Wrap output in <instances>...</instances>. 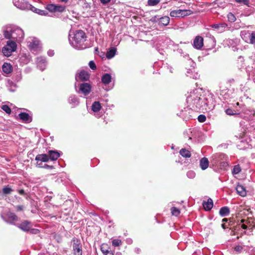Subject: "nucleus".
I'll list each match as a JSON object with an SVG mask.
<instances>
[{
    "label": "nucleus",
    "mask_w": 255,
    "mask_h": 255,
    "mask_svg": "<svg viewBox=\"0 0 255 255\" xmlns=\"http://www.w3.org/2000/svg\"><path fill=\"white\" fill-rule=\"evenodd\" d=\"M86 38L85 33L81 30H77L73 34L70 33L69 36L70 44L78 49H83L86 47L84 44Z\"/></svg>",
    "instance_id": "1"
},
{
    "label": "nucleus",
    "mask_w": 255,
    "mask_h": 255,
    "mask_svg": "<svg viewBox=\"0 0 255 255\" xmlns=\"http://www.w3.org/2000/svg\"><path fill=\"white\" fill-rule=\"evenodd\" d=\"M23 30L17 26L10 25L7 26L3 31V35L6 39H13L20 42L24 37Z\"/></svg>",
    "instance_id": "2"
},
{
    "label": "nucleus",
    "mask_w": 255,
    "mask_h": 255,
    "mask_svg": "<svg viewBox=\"0 0 255 255\" xmlns=\"http://www.w3.org/2000/svg\"><path fill=\"white\" fill-rule=\"evenodd\" d=\"M186 100L189 106L196 110H201L203 105L205 104L199 95L196 93H192L188 96Z\"/></svg>",
    "instance_id": "3"
},
{
    "label": "nucleus",
    "mask_w": 255,
    "mask_h": 255,
    "mask_svg": "<svg viewBox=\"0 0 255 255\" xmlns=\"http://www.w3.org/2000/svg\"><path fill=\"white\" fill-rule=\"evenodd\" d=\"M227 158V156L224 153H217L212 156L211 159V165L216 168L218 167L219 163L221 161Z\"/></svg>",
    "instance_id": "4"
},
{
    "label": "nucleus",
    "mask_w": 255,
    "mask_h": 255,
    "mask_svg": "<svg viewBox=\"0 0 255 255\" xmlns=\"http://www.w3.org/2000/svg\"><path fill=\"white\" fill-rule=\"evenodd\" d=\"M1 217L5 222L10 224H13L14 222L18 220V218L15 214L11 212L3 213Z\"/></svg>",
    "instance_id": "5"
},
{
    "label": "nucleus",
    "mask_w": 255,
    "mask_h": 255,
    "mask_svg": "<svg viewBox=\"0 0 255 255\" xmlns=\"http://www.w3.org/2000/svg\"><path fill=\"white\" fill-rule=\"evenodd\" d=\"M13 2L15 6L22 10H29L31 7V4L25 0H13Z\"/></svg>",
    "instance_id": "6"
},
{
    "label": "nucleus",
    "mask_w": 255,
    "mask_h": 255,
    "mask_svg": "<svg viewBox=\"0 0 255 255\" xmlns=\"http://www.w3.org/2000/svg\"><path fill=\"white\" fill-rule=\"evenodd\" d=\"M29 47L32 52L37 54L40 50L39 41L35 38H33L31 41H29Z\"/></svg>",
    "instance_id": "7"
},
{
    "label": "nucleus",
    "mask_w": 255,
    "mask_h": 255,
    "mask_svg": "<svg viewBox=\"0 0 255 255\" xmlns=\"http://www.w3.org/2000/svg\"><path fill=\"white\" fill-rule=\"evenodd\" d=\"M90 77L89 74L87 71L84 70L79 71L75 75V80L76 81H87L89 80Z\"/></svg>",
    "instance_id": "8"
},
{
    "label": "nucleus",
    "mask_w": 255,
    "mask_h": 255,
    "mask_svg": "<svg viewBox=\"0 0 255 255\" xmlns=\"http://www.w3.org/2000/svg\"><path fill=\"white\" fill-rule=\"evenodd\" d=\"M73 252L74 255H82L83 251L80 242L78 240H73Z\"/></svg>",
    "instance_id": "9"
},
{
    "label": "nucleus",
    "mask_w": 255,
    "mask_h": 255,
    "mask_svg": "<svg viewBox=\"0 0 255 255\" xmlns=\"http://www.w3.org/2000/svg\"><path fill=\"white\" fill-rule=\"evenodd\" d=\"M91 85L87 83H84L80 85L79 90L77 91L78 93H82L86 96L91 92Z\"/></svg>",
    "instance_id": "10"
},
{
    "label": "nucleus",
    "mask_w": 255,
    "mask_h": 255,
    "mask_svg": "<svg viewBox=\"0 0 255 255\" xmlns=\"http://www.w3.org/2000/svg\"><path fill=\"white\" fill-rule=\"evenodd\" d=\"M193 45L196 49H200L203 46V38L201 36H196L194 39Z\"/></svg>",
    "instance_id": "11"
},
{
    "label": "nucleus",
    "mask_w": 255,
    "mask_h": 255,
    "mask_svg": "<svg viewBox=\"0 0 255 255\" xmlns=\"http://www.w3.org/2000/svg\"><path fill=\"white\" fill-rule=\"evenodd\" d=\"M36 61L37 67L40 70L43 71L45 69L46 66L45 58L42 57H37Z\"/></svg>",
    "instance_id": "12"
},
{
    "label": "nucleus",
    "mask_w": 255,
    "mask_h": 255,
    "mask_svg": "<svg viewBox=\"0 0 255 255\" xmlns=\"http://www.w3.org/2000/svg\"><path fill=\"white\" fill-rule=\"evenodd\" d=\"M227 24L225 23L215 24L211 25V27L218 32H222L225 31Z\"/></svg>",
    "instance_id": "13"
},
{
    "label": "nucleus",
    "mask_w": 255,
    "mask_h": 255,
    "mask_svg": "<svg viewBox=\"0 0 255 255\" xmlns=\"http://www.w3.org/2000/svg\"><path fill=\"white\" fill-rule=\"evenodd\" d=\"M18 117L20 120L26 123H29L32 121L31 117L27 113H21L18 114Z\"/></svg>",
    "instance_id": "14"
},
{
    "label": "nucleus",
    "mask_w": 255,
    "mask_h": 255,
    "mask_svg": "<svg viewBox=\"0 0 255 255\" xmlns=\"http://www.w3.org/2000/svg\"><path fill=\"white\" fill-rule=\"evenodd\" d=\"M18 227L24 231H28L31 228V224L28 221H25L21 223Z\"/></svg>",
    "instance_id": "15"
},
{
    "label": "nucleus",
    "mask_w": 255,
    "mask_h": 255,
    "mask_svg": "<svg viewBox=\"0 0 255 255\" xmlns=\"http://www.w3.org/2000/svg\"><path fill=\"white\" fill-rule=\"evenodd\" d=\"M2 70L6 74H10L12 71V65L10 63L4 62L2 66Z\"/></svg>",
    "instance_id": "16"
},
{
    "label": "nucleus",
    "mask_w": 255,
    "mask_h": 255,
    "mask_svg": "<svg viewBox=\"0 0 255 255\" xmlns=\"http://www.w3.org/2000/svg\"><path fill=\"white\" fill-rule=\"evenodd\" d=\"M48 155L49 159L52 161L57 160L60 156V153L58 151L55 150H49L48 152Z\"/></svg>",
    "instance_id": "17"
},
{
    "label": "nucleus",
    "mask_w": 255,
    "mask_h": 255,
    "mask_svg": "<svg viewBox=\"0 0 255 255\" xmlns=\"http://www.w3.org/2000/svg\"><path fill=\"white\" fill-rule=\"evenodd\" d=\"M69 103L72 105V107L78 106L79 104L78 98L75 95L70 96L68 100Z\"/></svg>",
    "instance_id": "18"
},
{
    "label": "nucleus",
    "mask_w": 255,
    "mask_h": 255,
    "mask_svg": "<svg viewBox=\"0 0 255 255\" xmlns=\"http://www.w3.org/2000/svg\"><path fill=\"white\" fill-rule=\"evenodd\" d=\"M203 206L206 211L210 210L213 206V202L211 198H209L207 202H203Z\"/></svg>",
    "instance_id": "19"
},
{
    "label": "nucleus",
    "mask_w": 255,
    "mask_h": 255,
    "mask_svg": "<svg viewBox=\"0 0 255 255\" xmlns=\"http://www.w3.org/2000/svg\"><path fill=\"white\" fill-rule=\"evenodd\" d=\"M200 166L202 170L206 169L209 166V160L208 158L203 157L200 160Z\"/></svg>",
    "instance_id": "20"
},
{
    "label": "nucleus",
    "mask_w": 255,
    "mask_h": 255,
    "mask_svg": "<svg viewBox=\"0 0 255 255\" xmlns=\"http://www.w3.org/2000/svg\"><path fill=\"white\" fill-rule=\"evenodd\" d=\"M35 160L38 161L47 162L49 160L48 154H40L37 155L35 157Z\"/></svg>",
    "instance_id": "21"
},
{
    "label": "nucleus",
    "mask_w": 255,
    "mask_h": 255,
    "mask_svg": "<svg viewBox=\"0 0 255 255\" xmlns=\"http://www.w3.org/2000/svg\"><path fill=\"white\" fill-rule=\"evenodd\" d=\"M236 190L238 194L242 197H245L247 194L246 189L243 185H238Z\"/></svg>",
    "instance_id": "22"
},
{
    "label": "nucleus",
    "mask_w": 255,
    "mask_h": 255,
    "mask_svg": "<svg viewBox=\"0 0 255 255\" xmlns=\"http://www.w3.org/2000/svg\"><path fill=\"white\" fill-rule=\"evenodd\" d=\"M112 77L110 74L106 73L102 77V82L103 84L107 85L111 82Z\"/></svg>",
    "instance_id": "23"
},
{
    "label": "nucleus",
    "mask_w": 255,
    "mask_h": 255,
    "mask_svg": "<svg viewBox=\"0 0 255 255\" xmlns=\"http://www.w3.org/2000/svg\"><path fill=\"white\" fill-rule=\"evenodd\" d=\"M102 106L99 102H94L91 106L92 111L95 113L98 112L101 109Z\"/></svg>",
    "instance_id": "24"
},
{
    "label": "nucleus",
    "mask_w": 255,
    "mask_h": 255,
    "mask_svg": "<svg viewBox=\"0 0 255 255\" xmlns=\"http://www.w3.org/2000/svg\"><path fill=\"white\" fill-rule=\"evenodd\" d=\"M6 46L13 52L16 50L17 47L16 42L13 40L7 41Z\"/></svg>",
    "instance_id": "25"
},
{
    "label": "nucleus",
    "mask_w": 255,
    "mask_h": 255,
    "mask_svg": "<svg viewBox=\"0 0 255 255\" xmlns=\"http://www.w3.org/2000/svg\"><path fill=\"white\" fill-rule=\"evenodd\" d=\"M230 213V209L228 207H222L219 211L221 216L225 217L228 216Z\"/></svg>",
    "instance_id": "26"
},
{
    "label": "nucleus",
    "mask_w": 255,
    "mask_h": 255,
    "mask_svg": "<svg viewBox=\"0 0 255 255\" xmlns=\"http://www.w3.org/2000/svg\"><path fill=\"white\" fill-rule=\"evenodd\" d=\"M214 5H217V6L221 8H224L227 5V2L225 0H217L213 3Z\"/></svg>",
    "instance_id": "27"
},
{
    "label": "nucleus",
    "mask_w": 255,
    "mask_h": 255,
    "mask_svg": "<svg viewBox=\"0 0 255 255\" xmlns=\"http://www.w3.org/2000/svg\"><path fill=\"white\" fill-rule=\"evenodd\" d=\"M116 49L114 47L111 48L109 51H107L106 54V57L108 59H110L114 57L116 54Z\"/></svg>",
    "instance_id": "28"
},
{
    "label": "nucleus",
    "mask_w": 255,
    "mask_h": 255,
    "mask_svg": "<svg viewBox=\"0 0 255 255\" xmlns=\"http://www.w3.org/2000/svg\"><path fill=\"white\" fill-rule=\"evenodd\" d=\"M29 10H31V11L35 12V13H37L41 15H45L47 14V12L46 11L36 8L35 7L33 6L32 5L31 7L29 8Z\"/></svg>",
    "instance_id": "29"
},
{
    "label": "nucleus",
    "mask_w": 255,
    "mask_h": 255,
    "mask_svg": "<svg viewBox=\"0 0 255 255\" xmlns=\"http://www.w3.org/2000/svg\"><path fill=\"white\" fill-rule=\"evenodd\" d=\"M179 153L183 157L189 158L191 156L190 152L185 148H182L180 150Z\"/></svg>",
    "instance_id": "30"
},
{
    "label": "nucleus",
    "mask_w": 255,
    "mask_h": 255,
    "mask_svg": "<svg viewBox=\"0 0 255 255\" xmlns=\"http://www.w3.org/2000/svg\"><path fill=\"white\" fill-rule=\"evenodd\" d=\"M170 15L171 17H181V9H176V10H172L170 13Z\"/></svg>",
    "instance_id": "31"
},
{
    "label": "nucleus",
    "mask_w": 255,
    "mask_h": 255,
    "mask_svg": "<svg viewBox=\"0 0 255 255\" xmlns=\"http://www.w3.org/2000/svg\"><path fill=\"white\" fill-rule=\"evenodd\" d=\"M2 51L3 54L6 56H9L11 55V53L13 52L8 47H7L6 45L4 47H3Z\"/></svg>",
    "instance_id": "32"
},
{
    "label": "nucleus",
    "mask_w": 255,
    "mask_h": 255,
    "mask_svg": "<svg viewBox=\"0 0 255 255\" xmlns=\"http://www.w3.org/2000/svg\"><path fill=\"white\" fill-rule=\"evenodd\" d=\"M193 13V11L190 9H181V17L190 15Z\"/></svg>",
    "instance_id": "33"
},
{
    "label": "nucleus",
    "mask_w": 255,
    "mask_h": 255,
    "mask_svg": "<svg viewBox=\"0 0 255 255\" xmlns=\"http://www.w3.org/2000/svg\"><path fill=\"white\" fill-rule=\"evenodd\" d=\"M109 247L108 245L106 244H103L101 246V250L104 255L107 254L110 251L109 250Z\"/></svg>",
    "instance_id": "34"
},
{
    "label": "nucleus",
    "mask_w": 255,
    "mask_h": 255,
    "mask_svg": "<svg viewBox=\"0 0 255 255\" xmlns=\"http://www.w3.org/2000/svg\"><path fill=\"white\" fill-rule=\"evenodd\" d=\"M169 17L168 16L162 17L160 18V22L164 25H167L169 23Z\"/></svg>",
    "instance_id": "35"
},
{
    "label": "nucleus",
    "mask_w": 255,
    "mask_h": 255,
    "mask_svg": "<svg viewBox=\"0 0 255 255\" xmlns=\"http://www.w3.org/2000/svg\"><path fill=\"white\" fill-rule=\"evenodd\" d=\"M241 223H243L241 225V227L244 229H247L248 228V225L249 227L251 225L250 221L244 219L241 220Z\"/></svg>",
    "instance_id": "36"
},
{
    "label": "nucleus",
    "mask_w": 255,
    "mask_h": 255,
    "mask_svg": "<svg viewBox=\"0 0 255 255\" xmlns=\"http://www.w3.org/2000/svg\"><path fill=\"white\" fill-rule=\"evenodd\" d=\"M228 166V162H227V158H225L224 160H223L222 161H221V162L219 163L218 167H219L221 169H225Z\"/></svg>",
    "instance_id": "37"
},
{
    "label": "nucleus",
    "mask_w": 255,
    "mask_h": 255,
    "mask_svg": "<svg viewBox=\"0 0 255 255\" xmlns=\"http://www.w3.org/2000/svg\"><path fill=\"white\" fill-rule=\"evenodd\" d=\"M249 37L250 43L251 44H255V32H252V33H248Z\"/></svg>",
    "instance_id": "38"
},
{
    "label": "nucleus",
    "mask_w": 255,
    "mask_h": 255,
    "mask_svg": "<svg viewBox=\"0 0 255 255\" xmlns=\"http://www.w3.org/2000/svg\"><path fill=\"white\" fill-rule=\"evenodd\" d=\"M171 211L172 215L176 217L178 216L180 213V210L178 208L174 207L171 208Z\"/></svg>",
    "instance_id": "39"
},
{
    "label": "nucleus",
    "mask_w": 255,
    "mask_h": 255,
    "mask_svg": "<svg viewBox=\"0 0 255 255\" xmlns=\"http://www.w3.org/2000/svg\"><path fill=\"white\" fill-rule=\"evenodd\" d=\"M8 89L10 92H14L16 89V85L12 82L8 83Z\"/></svg>",
    "instance_id": "40"
},
{
    "label": "nucleus",
    "mask_w": 255,
    "mask_h": 255,
    "mask_svg": "<svg viewBox=\"0 0 255 255\" xmlns=\"http://www.w3.org/2000/svg\"><path fill=\"white\" fill-rule=\"evenodd\" d=\"M228 20L231 22H233L236 20L235 16L231 12H230L227 15Z\"/></svg>",
    "instance_id": "41"
},
{
    "label": "nucleus",
    "mask_w": 255,
    "mask_h": 255,
    "mask_svg": "<svg viewBox=\"0 0 255 255\" xmlns=\"http://www.w3.org/2000/svg\"><path fill=\"white\" fill-rule=\"evenodd\" d=\"M12 191V189L9 186H6L2 189V193L4 194H9Z\"/></svg>",
    "instance_id": "42"
},
{
    "label": "nucleus",
    "mask_w": 255,
    "mask_h": 255,
    "mask_svg": "<svg viewBox=\"0 0 255 255\" xmlns=\"http://www.w3.org/2000/svg\"><path fill=\"white\" fill-rule=\"evenodd\" d=\"M241 169L239 165H236L234 167V168L232 170L233 174H237L239 173L241 171Z\"/></svg>",
    "instance_id": "43"
},
{
    "label": "nucleus",
    "mask_w": 255,
    "mask_h": 255,
    "mask_svg": "<svg viewBox=\"0 0 255 255\" xmlns=\"http://www.w3.org/2000/svg\"><path fill=\"white\" fill-rule=\"evenodd\" d=\"M122 242L120 239H114L112 241V245L114 247H119L122 245Z\"/></svg>",
    "instance_id": "44"
},
{
    "label": "nucleus",
    "mask_w": 255,
    "mask_h": 255,
    "mask_svg": "<svg viewBox=\"0 0 255 255\" xmlns=\"http://www.w3.org/2000/svg\"><path fill=\"white\" fill-rule=\"evenodd\" d=\"M65 9V7L62 5L56 4L55 5V12H62L64 11Z\"/></svg>",
    "instance_id": "45"
},
{
    "label": "nucleus",
    "mask_w": 255,
    "mask_h": 255,
    "mask_svg": "<svg viewBox=\"0 0 255 255\" xmlns=\"http://www.w3.org/2000/svg\"><path fill=\"white\" fill-rule=\"evenodd\" d=\"M55 4H49L47 5L46 9L51 12H55Z\"/></svg>",
    "instance_id": "46"
},
{
    "label": "nucleus",
    "mask_w": 255,
    "mask_h": 255,
    "mask_svg": "<svg viewBox=\"0 0 255 255\" xmlns=\"http://www.w3.org/2000/svg\"><path fill=\"white\" fill-rule=\"evenodd\" d=\"M160 2V0H148L147 3L150 6H155Z\"/></svg>",
    "instance_id": "47"
},
{
    "label": "nucleus",
    "mask_w": 255,
    "mask_h": 255,
    "mask_svg": "<svg viewBox=\"0 0 255 255\" xmlns=\"http://www.w3.org/2000/svg\"><path fill=\"white\" fill-rule=\"evenodd\" d=\"M1 109L4 111L6 113L8 114H10L11 113V109L10 108L6 105H2L1 107Z\"/></svg>",
    "instance_id": "48"
},
{
    "label": "nucleus",
    "mask_w": 255,
    "mask_h": 255,
    "mask_svg": "<svg viewBox=\"0 0 255 255\" xmlns=\"http://www.w3.org/2000/svg\"><path fill=\"white\" fill-rule=\"evenodd\" d=\"M187 176L190 179H193L195 177V173L192 170H190L187 173Z\"/></svg>",
    "instance_id": "49"
},
{
    "label": "nucleus",
    "mask_w": 255,
    "mask_h": 255,
    "mask_svg": "<svg viewBox=\"0 0 255 255\" xmlns=\"http://www.w3.org/2000/svg\"><path fill=\"white\" fill-rule=\"evenodd\" d=\"M206 120V116L203 115H200L198 117V120L199 122H204Z\"/></svg>",
    "instance_id": "50"
},
{
    "label": "nucleus",
    "mask_w": 255,
    "mask_h": 255,
    "mask_svg": "<svg viewBox=\"0 0 255 255\" xmlns=\"http://www.w3.org/2000/svg\"><path fill=\"white\" fill-rule=\"evenodd\" d=\"M89 66L90 68L93 70H96L97 68L96 65L93 61H90L89 62Z\"/></svg>",
    "instance_id": "51"
},
{
    "label": "nucleus",
    "mask_w": 255,
    "mask_h": 255,
    "mask_svg": "<svg viewBox=\"0 0 255 255\" xmlns=\"http://www.w3.org/2000/svg\"><path fill=\"white\" fill-rule=\"evenodd\" d=\"M226 113L230 116L235 115L236 113L234 112V111L231 109H228L226 110Z\"/></svg>",
    "instance_id": "52"
},
{
    "label": "nucleus",
    "mask_w": 255,
    "mask_h": 255,
    "mask_svg": "<svg viewBox=\"0 0 255 255\" xmlns=\"http://www.w3.org/2000/svg\"><path fill=\"white\" fill-rule=\"evenodd\" d=\"M243 248L242 246H240V245H238V246H236L235 248H234V250L236 252H241L242 250H243Z\"/></svg>",
    "instance_id": "53"
},
{
    "label": "nucleus",
    "mask_w": 255,
    "mask_h": 255,
    "mask_svg": "<svg viewBox=\"0 0 255 255\" xmlns=\"http://www.w3.org/2000/svg\"><path fill=\"white\" fill-rule=\"evenodd\" d=\"M237 2L243 3L246 5H248L249 0H235Z\"/></svg>",
    "instance_id": "54"
},
{
    "label": "nucleus",
    "mask_w": 255,
    "mask_h": 255,
    "mask_svg": "<svg viewBox=\"0 0 255 255\" xmlns=\"http://www.w3.org/2000/svg\"><path fill=\"white\" fill-rule=\"evenodd\" d=\"M189 63L190 64H191V67L194 68L195 63L191 59H189Z\"/></svg>",
    "instance_id": "55"
},
{
    "label": "nucleus",
    "mask_w": 255,
    "mask_h": 255,
    "mask_svg": "<svg viewBox=\"0 0 255 255\" xmlns=\"http://www.w3.org/2000/svg\"><path fill=\"white\" fill-rule=\"evenodd\" d=\"M47 54L49 56H52L54 55V51L53 50H49L48 52H47Z\"/></svg>",
    "instance_id": "56"
},
{
    "label": "nucleus",
    "mask_w": 255,
    "mask_h": 255,
    "mask_svg": "<svg viewBox=\"0 0 255 255\" xmlns=\"http://www.w3.org/2000/svg\"><path fill=\"white\" fill-rule=\"evenodd\" d=\"M111 0H100L101 2L103 4H106L109 3Z\"/></svg>",
    "instance_id": "57"
},
{
    "label": "nucleus",
    "mask_w": 255,
    "mask_h": 255,
    "mask_svg": "<svg viewBox=\"0 0 255 255\" xmlns=\"http://www.w3.org/2000/svg\"><path fill=\"white\" fill-rule=\"evenodd\" d=\"M16 208L17 211H21L23 209V206L21 205H18L16 207Z\"/></svg>",
    "instance_id": "58"
},
{
    "label": "nucleus",
    "mask_w": 255,
    "mask_h": 255,
    "mask_svg": "<svg viewBox=\"0 0 255 255\" xmlns=\"http://www.w3.org/2000/svg\"><path fill=\"white\" fill-rule=\"evenodd\" d=\"M18 193L20 195H24L25 194V191L23 189H20L18 190Z\"/></svg>",
    "instance_id": "59"
},
{
    "label": "nucleus",
    "mask_w": 255,
    "mask_h": 255,
    "mask_svg": "<svg viewBox=\"0 0 255 255\" xmlns=\"http://www.w3.org/2000/svg\"><path fill=\"white\" fill-rule=\"evenodd\" d=\"M104 255H114V254L112 251H110L109 252L107 253V254H106Z\"/></svg>",
    "instance_id": "60"
},
{
    "label": "nucleus",
    "mask_w": 255,
    "mask_h": 255,
    "mask_svg": "<svg viewBox=\"0 0 255 255\" xmlns=\"http://www.w3.org/2000/svg\"><path fill=\"white\" fill-rule=\"evenodd\" d=\"M43 167H44V168H52L53 167H52V166H50V165H48L47 164H45L44 166H43Z\"/></svg>",
    "instance_id": "61"
},
{
    "label": "nucleus",
    "mask_w": 255,
    "mask_h": 255,
    "mask_svg": "<svg viewBox=\"0 0 255 255\" xmlns=\"http://www.w3.org/2000/svg\"><path fill=\"white\" fill-rule=\"evenodd\" d=\"M135 252L137 253V254H139L140 252V250L139 249V248H136L135 249Z\"/></svg>",
    "instance_id": "62"
},
{
    "label": "nucleus",
    "mask_w": 255,
    "mask_h": 255,
    "mask_svg": "<svg viewBox=\"0 0 255 255\" xmlns=\"http://www.w3.org/2000/svg\"><path fill=\"white\" fill-rule=\"evenodd\" d=\"M95 53L96 54H98L99 53V50H98V47H96V48H95Z\"/></svg>",
    "instance_id": "63"
},
{
    "label": "nucleus",
    "mask_w": 255,
    "mask_h": 255,
    "mask_svg": "<svg viewBox=\"0 0 255 255\" xmlns=\"http://www.w3.org/2000/svg\"><path fill=\"white\" fill-rule=\"evenodd\" d=\"M98 54L101 57H103L105 55V53L103 52H101L100 53H99Z\"/></svg>",
    "instance_id": "64"
}]
</instances>
